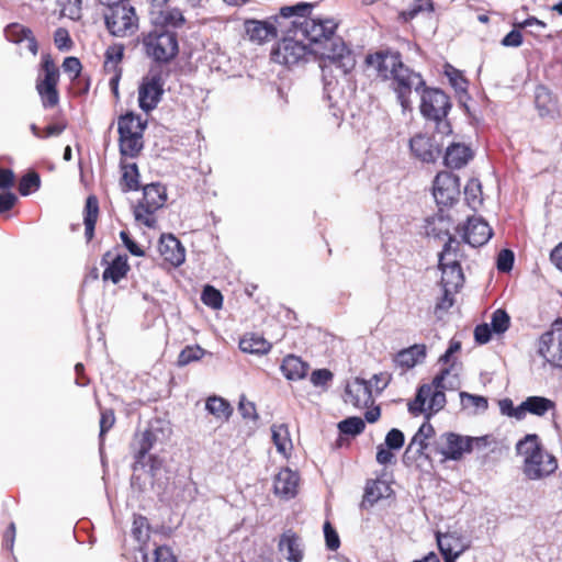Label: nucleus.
Instances as JSON below:
<instances>
[{
    "mask_svg": "<svg viewBox=\"0 0 562 562\" xmlns=\"http://www.w3.org/2000/svg\"><path fill=\"white\" fill-rule=\"evenodd\" d=\"M364 66L375 79L389 81L403 110H411L412 93L419 91L425 80L419 72L404 64L400 50L383 47L370 52L364 58Z\"/></svg>",
    "mask_w": 562,
    "mask_h": 562,
    "instance_id": "nucleus-1",
    "label": "nucleus"
},
{
    "mask_svg": "<svg viewBox=\"0 0 562 562\" xmlns=\"http://www.w3.org/2000/svg\"><path fill=\"white\" fill-rule=\"evenodd\" d=\"M307 5L304 10H297L291 19H289V32L296 37H301L307 42L312 48H317L323 43L330 42L338 26L337 22L330 18H312L310 11L312 4L302 2Z\"/></svg>",
    "mask_w": 562,
    "mask_h": 562,
    "instance_id": "nucleus-2",
    "label": "nucleus"
},
{
    "mask_svg": "<svg viewBox=\"0 0 562 562\" xmlns=\"http://www.w3.org/2000/svg\"><path fill=\"white\" fill-rule=\"evenodd\" d=\"M516 449L524 457V473L530 480L548 476L558 468L557 459L543 449L536 434L526 435L518 441Z\"/></svg>",
    "mask_w": 562,
    "mask_h": 562,
    "instance_id": "nucleus-3",
    "label": "nucleus"
},
{
    "mask_svg": "<svg viewBox=\"0 0 562 562\" xmlns=\"http://www.w3.org/2000/svg\"><path fill=\"white\" fill-rule=\"evenodd\" d=\"M138 42L145 57L159 66L171 64L179 55V38L173 31L150 27L140 33Z\"/></svg>",
    "mask_w": 562,
    "mask_h": 562,
    "instance_id": "nucleus-4",
    "label": "nucleus"
},
{
    "mask_svg": "<svg viewBox=\"0 0 562 562\" xmlns=\"http://www.w3.org/2000/svg\"><path fill=\"white\" fill-rule=\"evenodd\" d=\"M307 5L295 4L291 7H283L280 9L278 15L271 16L266 21L247 20L245 22L246 34L251 42L262 44L278 37L279 33L288 34L289 19L297 10H304Z\"/></svg>",
    "mask_w": 562,
    "mask_h": 562,
    "instance_id": "nucleus-5",
    "label": "nucleus"
},
{
    "mask_svg": "<svg viewBox=\"0 0 562 562\" xmlns=\"http://www.w3.org/2000/svg\"><path fill=\"white\" fill-rule=\"evenodd\" d=\"M311 54L318 56L319 67L324 76L331 75L334 68L341 75H347L356 66L352 50L339 37L333 36L330 42L323 43L317 48H312Z\"/></svg>",
    "mask_w": 562,
    "mask_h": 562,
    "instance_id": "nucleus-6",
    "label": "nucleus"
},
{
    "mask_svg": "<svg viewBox=\"0 0 562 562\" xmlns=\"http://www.w3.org/2000/svg\"><path fill=\"white\" fill-rule=\"evenodd\" d=\"M60 70L50 53H43L37 69L35 89L44 109H53L59 104L58 83Z\"/></svg>",
    "mask_w": 562,
    "mask_h": 562,
    "instance_id": "nucleus-7",
    "label": "nucleus"
},
{
    "mask_svg": "<svg viewBox=\"0 0 562 562\" xmlns=\"http://www.w3.org/2000/svg\"><path fill=\"white\" fill-rule=\"evenodd\" d=\"M422 88L424 90L422 94L420 113L427 120L436 123L438 133L442 135L451 134V124L446 120L452 106L449 95L440 89L426 88V85Z\"/></svg>",
    "mask_w": 562,
    "mask_h": 562,
    "instance_id": "nucleus-8",
    "label": "nucleus"
},
{
    "mask_svg": "<svg viewBox=\"0 0 562 562\" xmlns=\"http://www.w3.org/2000/svg\"><path fill=\"white\" fill-rule=\"evenodd\" d=\"M449 373L450 369H442L430 384H424L418 389L415 400L408 404V411L413 415L428 413L429 416L432 412H438L445 406L443 381Z\"/></svg>",
    "mask_w": 562,
    "mask_h": 562,
    "instance_id": "nucleus-9",
    "label": "nucleus"
},
{
    "mask_svg": "<svg viewBox=\"0 0 562 562\" xmlns=\"http://www.w3.org/2000/svg\"><path fill=\"white\" fill-rule=\"evenodd\" d=\"M146 123L139 115L128 112L117 120L119 146L122 156L135 158L143 149Z\"/></svg>",
    "mask_w": 562,
    "mask_h": 562,
    "instance_id": "nucleus-10",
    "label": "nucleus"
},
{
    "mask_svg": "<svg viewBox=\"0 0 562 562\" xmlns=\"http://www.w3.org/2000/svg\"><path fill=\"white\" fill-rule=\"evenodd\" d=\"M104 25L114 37H131L139 30V16L131 0L110 10H102Z\"/></svg>",
    "mask_w": 562,
    "mask_h": 562,
    "instance_id": "nucleus-11",
    "label": "nucleus"
},
{
    "mask_svg": "<svg viewBox=\"0 0 562 562\" xmlns=\"http://www.w3.org/2000/svg\"><path fill=\"white\" fill-rule=\"evenodd\" d=\"M171 0H147L148 20L151 29L173 31L183 29L188 20L183 11L170 4Z\"/></svg>",
    "mask_w": 562,
    "mask_h": 562,
    "instance_id": "nucleus-12",
    "label": "nucleus"
},
{
    "mask_svg": "<svg viewBox=\"0 0 562 562\" xmlns=\"http://www.w3.org/2000/svg\"><path fill=\"white\" fill-rule=\"evenodd\" d=\"M166 189L159 183H150L144 187L143 198L138 201L134 209L136 221L142 222L148 227H153L156 223L154 214L166 202Z\"/></svg>",
    "mask_w": 562,
    "mask_h": 562,
    "instance_id": "nucleus-13",
    "label": "nucleus"
},
{
    "mask_svg": "<svg viewBox=\"0 0 562 562\" xmlns=\"http://www.w3.org/2000/svg\"><path fill=\"white\" fill-rule=\"evenodd\" d=\"M164 75L159 69H150L142 78L138 86V105L144 112L149 113L157 108L164 95Z\"/></svg>",
    "mask_w": 562,
    "mask_h": 562,
    "instance_id": "nucleus-14",
    "label": "nucleus"
},
{
    "mask_svg": "<svg viewBox=\"0 0 562 562\" xmlns=\"http://www.w3.org/2000/svg\"><path fill=\"white\" fill-rule=\"evenodd\" d=\"M538 352L552 367L562 369V317L554 319L550 329L540 336Z\"/></svg>",
    "mask_w": 562,
    "mask_h": 562,
    "instance_id": "nucleus-15",
    "label": "nucleus"
},
{
    "mask_svg": "<svg viewBox=\"0 0 562 562\" xmlns=\"http://www.w3.org/2000/svg\"><path fill=\"white\" fill-rule=\"evenodd\" d=\"M473 438L446 432L432 442L430 453L441 456L442 460H460L464 452L472 451Z\"/></svg>",
    "mask_w": 562,
    "mask_h": 562,
    "instance_id": "nucleus-16",
    "label": "nucleus"
},
{
    "mask_svg": "<svg viewBox=\"0 0 562 562\" xmlns=\"http://www.w3.org/2000/svg\"><path fill=\"white\" fill-rule=\"evenodd\" d=\"M284 35L273 49L272 58L276 63L290 67L303 60L311 53V47L301 37H296L293 34Z\"/></svg>",
    "mask_w": 562,
    "mask_h": 562,
    "instance_id": "nucleus-17",
    "label": "nucleus"
},
{
    "mask_svg": "<svg viewBox=\"0 0 562 562\" xmlns=\"http://www.w3.org/2000/svg\"><path fill=\"white\" fill-rule=\"evenodd\" d=\"M459 194V178L450 171L438 172L432 183V195L440 210L453 205Z\"/></svg>",
    "mask_w": 562,
    "mask_h": 562,
    "instance_id": "nucleus-18",
    "label": "nucleus"
},
{
    "mask_svg": "<svg viewBox=\"0 0 562 562\" xmlns=\"http://www.w3.org/2000/svg\"><path fill=\"white\" fill-rule=\"evenodd\" d=\"M464 243L472 247L485 245L493 236V231L488 223L480 216L468 217L465 224L457 227Z\"/></svg>",
    "mask_w": 562,
    "mask_h": 562,
    "instance_id": "nucleus-19",
    "label": "nucleus"
},
{
    "mask_svg": "<svg viewBox=\"0 0 562 562\" xmlns=\"http://www.w3.org/2000/svg\"><path fill=\"white\" fill-rule=\"evenodd\" d=\"M158 250L165 265L177 268L186 260V250L180 240L171 234L161 235Z\"/></svg>",
    "mask_w": 562,
    "mask_h": 562,
    "instance_id": "nucleus-20",
    "label": "nucleus"
},
{
    "mask_svg": "<svg viewBox=\"0 0 562 562\" xmlns=\"http://www.w3.org/2000/svg\"><path fill=\"white\" fill-rule=\"evenodd\" d=\"M101 263L105 266L102 273L103 281H111L114 284L126 278L131 270L128 257L126 255L112 257L111 251H106L102 256Z\"/></svg>",
    "mask_w": 562,
    "mask_h": 562,
    "instance_id": "nucleus-21",
    "label": "nucleus"
},
{
    "mask_svg": "<svg viewBox=\"0 0 562 562\" xmlns=\"http://www.w3.org/2000/svg\"><path fill=\"white\" fill-rule=\"evenodd\" d=\"M345 402L357 408L369 407L373 403L371 384L356 378L346 386Z\"/></svg>",
    "mask_w": 562,
    "mask_h": 562,
    "instance_id": "nucleus-22",
    "label": "nucleus"
},
{
    "mask_svg": "<svg viewBox=\"0 0 562 562\" xmlns=\"http://www.w3.org/2000/svg\"><path fill=\"white\" fill-rule=\"evenodd\" d=\"M435 428L434 426L425 422L418 428L417 432L413 436L409 445L406 448L405 456L413 453L415 459L425 456L426 458H430L432 453H430V449L432 443H429V439L434 438Z\"/></svg>",
    "mask_w": 562,
    "mask_h": 562,
    "instance_id": "nucleus-23",
    "label": "nucleus"
},
{
    "mask_svg": "<svg viewBox=\"0 0 562 562\" xmlns=\"http://www.w3.org/2000/svg\"><path fill=\"white\" fill-rule=\"evenodd\" d=\"M436 539L443 562H456L465 550L462 538L457 532H437Z\"/></svg>",
    "mask_w": 562,
    "mask_h": 562,
    "instance_id": "nucleus-24",
    "label": "nucleus"
},
{
    "mask_svg": "<svg viewBox=\"0 0 562 562\" xmlns=\"http://www.w3.org/2000/svg\"><path fill=\"white\" fill-rule=\"evenodd\" d=\"M5 38L13 44H22L26 42L29 52L36 56L38 53V42L33 34V31L20 23H11L4 29Z\"/></svg>",
    "mask_w": 562,
    "mask_h": 562,
    "instance_id": "nucleus-25",
    "label": "nucleus"
},
{
    "mask_svg": "<svg viewBox=\"0 0 562 562\" xmlns=\"http://www.w3.org/2000/svg\"><path fill=\"white\" fill-rule=\"evenodd\" d=\"M427 355V347L425 344H415L408 348L400 350L393 358L396 367L403 371L414 368L417 363L424 361Z\"/></svg>",
    "mask_w": 562,
    "mask_h": 562,
    "instance_id": "nucleus-26",
    "label": "nucleus"
},
{
    "mask_svg": "<svg viewBox=\"0 0 562 562\" xmlns=\"http://www.w3.org/2000/svg\"><path fill=\"white\" fill-rule=\"evenodd\" d=\"M409 147L412 153L424 162H434L440 153L432 138L425 134L412 137Z\"/></svg>",
    "mask_w": 562,
    "mask_h": 562,
    "instance_id": "nucleus-27",
    "label": "nucleus"
},
{
    "mask_svg": "<svg viewBox=\"0 0 562 562\" xmlns=\"http://www.w3.org/2000/svg\"><path fill=\"white\" fill-rule=\"evenodd\" d=\"M279 551L286 550L285 559L289 562H302L304 550L302 548L300 536L292 529H288L281 533L278 542Z\"/></svg>",
    "mask_w": 562,
    "mask_h": 562,
    "instance_id": "nucleus-28",
    "label": "nucleus"
},
{
    "mask_svg": "<svg viewBox=\"0 0 562 562\" xmlns=\"http://www.w3.org/2000/svg\"><path fill=\"white\" fill-rule=\"evenodd\" d=\"M157 441V436L151 429H145L136 436L134 446V464L133 470L136 471L138 468H145L147 463L145 459L148 452L151 450Z\"/></svg>",
    "mask_w": 562,
    "mask_h": 562,
    "instance_id": "nucleus-29",
    "label": "nucleus"
},
{
    "mask_svg": "<svg viewBox=\"0 0 562 562\" xmlns=\"http://www.w3.org/2000/svg\"><path fill=\"white\" fill-rule=\"evenodd\" d=\"M393 493L390 484L382 480H368L364 494L362 497L361 506L362 507H371L380 499L384 497H389Z\"/></svg>",
    "mask_w": 562,
    "mask_h": 562,
    "instance_id": "nucleus-30",
    "label": "nucleus"
},
{
    "mask_svg": "<svg viewBox=\"0 0 562 562\" xmlns=\"http://www.w3.org/2000/svg\"><path fill=\"white\" fill-rule=\"evenodd\" d=\"M473 158L472 149L460 143H453L447 147L445 154V165L451 169H460Z\"/></svg>",
    "mask_w": 562,
    "mask_h": 562,
    "instance_id": "nucleus-31",
    "label": "nucleus"
},
{
    "mask_svg": "<svg viewBox=\"0 0 562 562\" xmlns=\"http://www.w3.org/2000/svg\"><path fill=\"white\" fill-rule=\"evenodd\" d=\"M299 476L290 469H282L274 479V493L284 497H293L297 492Z\"/></svg>",
    "mask_w": 562,
    "mask_h": 562,
    "instance_id": "nucleus-32",
    "label": "nucleus"
},
{
    "mask_svg": "<svg viewBox=\"0 0 562 562\" xmlns=\"http://www.w3.org/2000/svg\"><path fill=\"white\" fill-rule=\"evenodd\" d=\"M239 348L243 352L251 355H266L271 348L269 342L262 335L256 333H246L239 340Z\"/></svg>",
    "mask_w": 562,
    "mask_h": 562,
    "instance_id": "nucleus-33",
    "label": "nucleus"
},
{
    "mask_svg": "<svg viewBox=\"0 0 562 562\" xmlns=\"http://www.w3.org/2000/svg\"><path fill=\"white\" fill-rule=\"evenodd\" d=\"M99 200L95 195H89L83 210L85 235L88 241L94 236L95 224L99 218Z\"/></svg>",
    "mask_w": 562,
    "mask_h": 562,
    "instance_id": "nucleus-34",
    "label": "nucleus"
},
{
    "mask_svg": "<svg viewBox=\"0 0 562 562\" xmlns=\"http://www.w3.org/2000/svg\"><path fill=\"white\" fill-rule=\"evenodd\" d=\"M307 370V363L294 355H288L284 357L281 364V371L288 380H301L306 375Z\"/></svg>",
    "mask_w": 562,
    "mask_h": 562,
    "instance_id": "nucleus-35",
    "label": "nucleus"
},
{
    "mask_svg": "<svg viewBox=\"0 0 562 562\" xmlns=\"http://www.w3.org/2000/svg\"><path fill=\"white\" fill-rule=\"evenodd\" d=\"M555 402L543 396H528L522 403L521 408L529 414L539 417L544 416L550 411H555Z\"/></svg>",
    "mask_w": 562,
    "mask_h": 562,
    "instance_id": "nucleus-36",
    "label": "nucleus"
},
{
    "mask_svg": "<svg viewBox=\"0 0 562 562\" xmlns=\"http://www.w3.org/2000/svg\"><path fill=\"white\" fill-rule=\"evenodd\" d=\"M206 411L217 419L228 420L233 414V407L221 396H210L205 403Z\"/></svg>",
    "mask_w": 562,
    "mask_h": 562,
    "instance_id": "nucleus-37",
    "label": "nucleus"
},
{
    "mask_svg": "<svg viewBox=\"0 0 562 562\" xmlns=\"http://www.w3.org/2000/svg\"><path fill=\"white\" fill-rule=\"evenodd\" d=\"M125 47L123 44L110 45L104 53L103 69L105 72L123 70L121 63L124 58Z\"/></svg>",
    "mask_w": 562,
    "mask_h": 562,
    "instance_id": "nucleus-38",
    "label": "nucleus"
},
{
    "mask_svg": "<svg viewBox=\"0 0 562 562\" xmlns=\"http://www.w3.org/2000/svg\"><path fill=\"white\" fill-rule=\"evenodd\" d=\"M122 177L120 186L123 192L136 191L139 189V172L138 167L135 162L124 164L121 162Z\"/></svg>",
    "mask_w": 562,
    "mask_h": 562,
    "instance_id": "nucleus-39",
    "label": "nucleus"
},
{
    "mask_svg": "<svg viewBox=\"0 0 562 562\" xmlns=\"http://www.w3.org/2000/svg\"><path fill=\"white\" fill-rule=\"evenodd\" d=\"M272 441L277 450L286 456L292 450V440L290 438L289 428L284 424L273 425L271 427Z\"/></svg>",
    "mask_w": 562,
    "mask_h": 562,
    "instance_id": "nucleus-40",
    "label": "nucleus"
},
{
    "mask_svg": "<svg viewBox=\"0 0 562 562\" xmlns=\"http://www.w3.org/2000/svg\"><path fill=\"white\" fill-rule=\"evenodd\" d=\"M464 196L468 205L476 211L483 204L482 186L479 179H470L464 188Z\"/></svg>",
    "mask_w": 562,
    "mask_h": 562,
    "instance_id": "nucleus-41",
    "label": "nucleus"
},
{
    "mask_svg": "<svg viewBox=\"0 0 562 562\" xmlns=\"http://www.w3.org/2000/svg\"><path fill=\"white\" fill-rule=\"evenodd\" d=\"M443 69V72L448 77L450 85L457 92L468 91L469 81L461 70L457 69L450 64H446Z\"/></svg>",
    "mask_w": 562,
    "mask_h": 562,
    "instance_id": "nucleus-42",
    "label": "nucleus"
},
{
    "mask_svg": "<svg viewBox=\"0 0 562 562\" xmlns=\"http://www.w3.org/2000/svg\"><path fill=\"white\" fill-rule=\"evenodd\" d=\"M442 272L441 284L448 288H458L463 282L461 266L439 267Z\"/></svg>",
    "mask_w": 562,
    "mask_h": 562,
    "instance_id": "nucleus-43",
    "label": "nucleus"
},
{
    "mask_svg": "<svg viewBox=\"0 0 562 562\" xmlns=\"http://www.w3.org/2000/svg\"><path fill=\"white\" fill-rule=\"evenodd\" d=\"M204 355H205V350L202 347H200L199 345L186 346L178 355L177 366L186 367V366L190 364L191 362L201 360Z\"/></svg>",
    "mask_w": 562,
    "mask_h": 562,
    "instance_id": "nucleus-44",
    "label": "nucleus"
},
{
    "mask_svg": "<svg viewBox=\"0 0 562 562\" xmlns=\"http://www.w3.org/2000/svg\"><path fill=\"white\" fill-rule=\"evenodd\" d=\"M150 525L143 515H135L132 526V535L139 543H146L149 539Z\"/></svg>",
    "mask_w": 562,
    "mask_h": 562,
    "instance_id": "nucleus-45",
    "label": "nucleus"
},
{
    "mask_svg": "<svg viewBox=\"0 0 562 562\" xmlns=\"http://www.w3.org/2000/svg\"><path fill=\"white\" fill-rule=\"evenodd\" d=\"M510 326V316L503 310L497 308L491 316V327L494 334L503 335Z\"/></svg>",
    "mask_w": 562,
    "mask_h": 562,
    "instance_id": "nucleus-46",
    "label": "nucleus"
},
{
    "mask_svg": "<svg viewBox=\"0 0 562 562\" xmlns=\"http://www.w3.org/2000/svg\"><path fill=\"white\" fill-rule=\"evenodd\" d=\"M366 428V424L361 417H348L338 424L340 434L357 436Z\"/></svg>",
    "mask_w": 562,
    "mask_h": 562,
    "instance_id": "nucleus-47",
    "label": "nucleus"
},
{
    "mask_svg": "<svg viewBox=\"0 0 562 562\" xmlns=\"http://www.w3.org/2000/svg\"><path fill=\"white\" fill-rule=\"evenodd\" d=\"M40 187V175L36 171H30L20 179L18 190L21 195L26 196L32 191H36Z\"/></svg>",
    "mask_w": 562,
    "mask_h": 562,
    "instance_id": "nucleus-48",
    "label": "nucleus"
},
{
    "mask_svg": "<svg viewBox=\"0 0 562 562\" xmlns=\"http://www.w3.org/2000/svg\"><path fill=\"white\" fill-rule=\"evenodd\" d=\"M201 301L213 310H220L223 305V295L214 286L205 285L201 294Z\"/></svg>",
    "mask_w": 562,
    "mask_h": 562,
    "instance_id": "nucleus-49",
    "label": "nucleus"
},
{
    "mask_svg": "<svg viewBox=\"0 0 562 562\" xmlns=\"http://www.w3.org/2000/svg\"><path fill=\"white\" fill-rule=\"evenodd\" d=\"M91 80L88 75L80 74L77 77H70V91L75 97L86 95L90 90Z\"/></svg>",
    "mask_w": 562,
    "mask_h": 562,
    "instance_id": "nucleus-50",
    "label": "nucleus"
},
{
    "mask_svg": "<svg viewBox=\"0 0 562 562\" xmlns=\"http://www.w3.org/2000/svg\"><path fill=\"white\" fill-rule=\"evenodd\" d=\"M64 16L78 20L81 16L82 0H58Z\"/></svg>",
    "mask_w": 562,
    "mask_h": 562,
    "instance_id": "nucleus-51",
    "label": "nucleus"
},
{
    "mask_svg": "<svg viewBox=\"0 0 562 562\" xmlns=\"http://www.w3.org/2000/svg\"><path fill=\"white\" fill-rule=\"evenodd\" d=\"M451 241L446 243L442 251L439 254V267L461 266L460 255L458 252V246H456L453 252H450Z\"/></svg>",
    "mask_w": 562,
    "mask_h": 562,
    "instance_id": "nucleus-52",
    "label": "nucleus"
},
{
    "mask_svg": "<svg viewBox=\"0 0 562 562\" xmlns=\"http://www.w3.org/2000/svg\"><path fill=\"white\" fill-rule=\"evenodd\" d=\"M432 0H415L411 7L402 14L405 20L414 19L418 13L424 11H432Z\"/></svg>",
    "mask_w": 562,
    "mask_h": 562,
    "instance_id": "nucleus-53",
    "label": "nucleus"
},
{
    "mask_svg": "<svg viewBox=\"0 0 562 562\" xmlns=\"http://www.w3.org/2000/svg\"><path fill=\"white\" fill-rule=\"evenodd\" d=\"M54 43L59 50H69L72 47V40L65 27H58L54 33Z\"/></svg>",
    "mask_w": 562,
    "mask_h": 562,
    "instance_id": "nucleus-54",
    "label": "nucleus"
},
{
    "mask_svg": "<svg viewBox=\"0 0 562 562\" xmlns=\"http://www.w3.org/2000/svg\"><path fill=\"white\" fill-rule=\"evenodd\" d=\"M324 536L327 549L336 551L340 547L339 536L329 521L324 524Z\"/></svg>",
    "mask_w": 562,
    "mask_h": 562,
    "instance_id": "nucleus-55",
    "label": "nucleus"
},
{
    "mask_svg": "<svg viewBox=\"0 0 562 562\" xmlns=\"http://www.w3.org/2000/svg\"><path fill=\"white\" fill-rule=\"evenodd\" d=\"M461 400L465 406H472L482 411H485L488 407L487 398L481 395L462 392Z\"/></svg>",
    "mask_w": 562,
    "mask_h": 562,
    "instance_id": "nucleus-56",
    "label": "nucleus"
},
{
    "mask_svg": "<svg viewBox=\"0 0 562 562\" xmlns=\"http://www.w3.org/2000/svg\"><path fill=\"white\" fill-rule=\"evenodd\" d=\"M404 441V434L397 428H392L385 436V446L389 449L398 450L403 447Z\"/></svg>",
    "mask_w": 562,
    "mask_h": 562,
    "instance_id": "nucleus-57",
    "label": "nucleus"
},
{
    "mask_svg": "<svg viewBox=\"0 0 562 562\" xmlns=\"http://www.w3.org/2000/svg\"><path fill=\"white\" fill-rule=\"evenodd\" d=\"M115 415L113 409H102L100 416V439L103 440L105 434L114 426Z\"/></svg>",
    "mask_w": 562,
    "mask_h": 562,
    "instance_id": "nucleus-58",
    "label": "nucleus"
},
{
    "mask_svg": "<svg viewBox=\"0 0 562 562\" xmlns=\"http://www.w3.org/2000/svg\"><path fill=\"white\" fill-rule=\"evenodd\" d=\"M61 67L64 72L69 77H77L78 75L82 74L81 61L75 56L66 57L61 64Z\"/></svg>",
    "mask_w": 562,
    "mask_h": 562,
    "instance_id": "nucleus-59",
    "label": "nucleus"
},
{
    "mask_svg": "<svg viewBox=\"0 0 562 562\" xmlns=\"http://www.w3.org/2000/svg\"><path fill=\"white\" fill-rule=\"evenodd\" d=\"M155 562H178L177 555L168 546H158L154 550Z\"/></svg>",
    "mask_w": 562,
    "mask_h": 562,
    "instance_id": "nucleus-60",
    "label": "nucleus"
},
{
    "mask_svg": "<svg viewBox=\"0 0 562 562\" xmlns=\"http://www.w3.org/2000/svg\"><path fill=\"white\" fill-rule=\"evenodd\" d=\"M492 327L486 323L479 324L474 328V339L480 345L487 344L492 338Z\"/></svg>",
    "mask_w": 562,
    "mask_h": 562,
    "instance_id": "nucleus-61",
    "label": "nucleus"
},
{
    "mask_svg": "<svg viewBox=\"0 0 562 562\" xmlns=\"http://www.w3.org/2000/svg\"><path fill=\"white\" fill-rule=\"evenodd\" d=\"M514 263V254L509 249H503L497 257V269L502 272L512 270Z\"/></svg>",
    "mask_w": 562,
    "mask_h": 562,
    "instance_id": "nucleus-62",
    "label": "nucleus"
},
{
    "mask_svg": "<svg viewBox=\"0 0 562 562\" xmlns=\"http://www.w3.org/2000/svg\"><path fill=\"white\" fill-rule=\"evenodd\" d=\"M120 238L132 255L137 257L145 256L144 249L131 238L128 232L121 231Z\"/></svg>",
    "mask_w": 562,
    "mask_h": 562,
    "instance_id": "nucleus-63",
    "label": "nucleus"
},
{
    "mask_svg": "<svg viewBox=\"0 0 562 562\" xmlns=\"http://www.w3.org/2000/svg\"><path fill=\"white\" fill-rule=\"evenodd\" d=\"M454 303L453 296L450 292V288L443 286V293L437 301L435 312L443 311L447 312Z\"/></svg>",
    "mask_w": 562,
    "mask_h": 562,
    "instance_id": "nucleus-64",
    "label": "nucleus"
}]
</instances>
